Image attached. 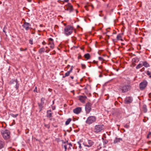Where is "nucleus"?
Instances as JSON below:
<instances>
[{
    "label": "nucleus",
    "instance_id": "29",
    "mask_svg": "<svg viewBox=\"0 0 151 151\" xmlns=\"http://www.w3.org/2000/svg\"><path fill=\"white\" fill-rule=\"evenodd\" d=\"M146 73L147 75L150 76V77H151V73L149 71H147Z\"/></svg>",
    "mask_w": 151,
    "mask_h": 151
},
{
    "label": "nucleus",
    "instance_id": "7",
    "mask_svg": "<svg viewBox=\"0 0 151 151\" xmlns=\"http://www.w3.org/2000/svg\"><path fill=\"white\" fill-rule=\"evenodd\" d=\"M92 104L90 102H88L85 106V110L87 114L89 113L91 109Z\"/></svg>",
    "mask_w": 151,
    "mask_h": 151
},
{
    "label": "nucleus",
    "instance_id": "2",
    "mask_svg": "<svg viewBox=\"0 0 151 151\" xmlns=\"http://www.w3.org/2000/svg\"><path fill=\"white\" fill-rule=\"evenodd\" d=\"M104 129V126L103 124H99L95 125L93 129V131L95 133H98Z\"/></svg>",
    "mask_w": 151,
    "mask_h": 151
},
{
    "label": "nucleus",
    "instance_id": "32",
    "mask_svg": "<svg viewBox=\"0 0 151 151\" xmlns=\"http://www.w3.org/2000/svg\"><path fill=\"white\" fill-rule=\"evenodd\" d=\"M45 100V99L44 98H42L41 99V104H43L44 103V101Z\"/></svg>",
    "mask_w": 151,
    "mask_h": 151
},
{
    "label": "nucleus",
    "instance_id": "52",
    "mask_svg": "<svg viewBox=\"0 0 151 151\" xmlns=\"http://www.w3.org/2000/svg\"><path fill=\"white\" fill-rule=\"evenodd\" d=\"M107 98H108L107 99H109V98H108V97H107Z\"/></svg>",
    "mask_w": 151,
    "mask_h": 151
},
{
    "label": "nucleus",
    "instance_id": "36",
    "mask_svg": "<svg viewBox=\"0 0 151 151\" xmlns=\"http://www.w3.org/2000/svg\"><path fill=\"white\" fill-rule=\"evenodd\" d=\"M42 45H44L46 44V43L44 41L42 42Z\"/></svg>",
    "mask_w": 151,
    "mask_h": 151
},
{
    "label": "nucleus",
    "instance_id": "33",
    "mask_svg": "<svg viewBox=\"0 0 151 151\" xmlns=\"http://www.w3.org/2000/svg\"><path fill=\"white\" fill-rule=\"evenodd\" d=\"M29 43L31 45L33 44V41L32 39H30L29 40Z\"/></svg>",
    "mask_w": 151,
    "mask_h": 151
},
{
    "label": "nucleus",
    "instance_id": "56",
    "mask_svg": "<svg viewBox=\"0 0 151 151\" xmlns=\"http://www.w3.org/2000/svg\"><path fill=\"white\" fill-rule=\"evenodd\" d=\"M150 108H151V107H150Z\"/></svg>",
    "mask_w": 151,
    "mask_h": 151
},
{
    "label": "nucleus",
    "instance_id": "27",
    "mask_svg": "<svg viewBox=\"0 0 151 151\" xmlns=\"http://www.w3.org/2000/svg\"><path fill=\"white\" fill-rule=\"evenodd\" d=\"M98 59H99V60L101 61H103L104 60V58H103L101 57H99L98 58Z\"/></svg>",
    "mask_w": 151,
    "mask_h": 151
},
{
    "label": "nucleus",
    "instance_id": "43",
    "mask_svg": "<svg viewBox=\"0 0 151 151\" xmlns=\"http://www.w3.org/2000/svg\"><path fill=\"white\" fill-rule=\"evenodd\" d=\"M27 50V48H25V49H24V51H25L26 50Z\"/></svg>",
    "mask_w": 151,
    "mask_h": 151
},
{
    "label": "nucleus",
    "instance_id": "25",
    "mask_svg": "<svg viewBox=\"0 0 151 151\" xmlns=\"http://www.w3.org/2000/svg\"><path fill=\"white\" fill-rule=\"evenodd\" d=\"M117 39L118 40H122V37L120 34H119L117 35Z\"/></svg>",
    "mask_w": 151,
    "mask_h": 151
},
{
    "label": "nucleus",
    "instance_id": "19",
    "mask_svg": "<svg viewBox=\"0 0 151 151\" xmlns=\"http://www.w3.org/2000/svg\"><path fill=\"white\" fill-rule=\"evenodd\" d=\"M122 140V139L120 138H116L114 140V143H116L119 142L120 141Z\"/></svg>",
    "mask_w": 151,
    "mask_h": 151
},
{
    "label": "nucleus",
    "instance_id": "13",
    "mask_svg": "<svg viewBox=\"0 0 151 151\" xmlns=\"http://www.w3.org/2000/svg\"><path fill=\"white\" fill-rule=\"evenodd\" d=\"M81 107L77 108L73 110V112L74 113L76 114H79L81 111Z\"/></svg>",
    "mask_w": 151,
    "mask_h": 151
},
{
    "label": "nucleus",
    "instance_id": "34",
    "mask_svg": "<svg viewBox=\"0 0 151 151\" xmlns=\"http://www.w3.org/2000/svg\"><path fill=\"white\" fill-rule=\"evenodd\" d=\"M46 128L49 129L50 128V126L48 124H44Z\"/></svg>",
    "mask_w": 151,
    "mask_h": 151
},
{
    "label": "nucleus",
    "instance_id": "18",
    "mask_svg": "<svg viewBox=\"0 0 151 151\" xmlns=\"http://www.w3.org/2000/svg\"><path fill=\"white\" fill-rule=\"evenodd\" d=\"M45 48L44 47H42L40 48L38 51L39 53L40 54H42L43 52H45Z\"/></svg>",
    "mask_w": 151,
    "mask_h": 151
},
{
    "label": "nucleus",
    "instance_id": "39",
    "mask_svg": "<svg viewBox=\"0 0 151 151\" xmlns=\"http://www.w3.org/2000/svg\"><path fill=\"white\" fill-rule=\"evenodd\" d=\"M108 141H105L104 142V143L105 144H106L107 142H108Z\"/></svg>",
    "mask_w": 151,
    "mask_h": 151
},
{
    "label": "nucleus",
    "instance_id": "47",
    "mask_svg": "<svg viewBox=\"0 0 151 151\" xmlns=\"http://www.w3.org/2000/svg\"><path fill=\"white\" fill-rule=\"evenodd\" d=\"M3 31H4V32H5V31L4 30H3Z\"/></svg>",
    "mask_w": 151,
    "mask_h": 151
},
{
    "label": "nucleus",
    "instance_id": "53",
    "mask_svg": "<svg viewBox=\"0 0 151 151\" xmlns=\"http://www.w3.org/2000/svg\"><path fill=\"white\" fill-rule=\"evenodd\" d=\"M107 98H108L107 99H109V98H108V97H107Z\"/></svg>",
    "mask_w": 151,
    "mask_h": 151
},
{
    "label": "nucleus",
    "instance_id": "50",
    "mask_svg": "<svg viewBox=\"0 0 151 151\" xmlns=\"http://www.w3.org/2000/svg\"><path fill=\"white\" fill-rule=\"evenodd\" d=\"M50 120H51V118L50 119Z\"/></svg>",
    "mask_w": 151,
    "mask_h": 151
},
{
    "label": "nucleus",
    "instance_id": "15",
    "mask_svg": "<svg viewBox=\"0 0 151 151\" xmlns=\"http://www.w3.org/2000/svg\"><path fill=\"white\" fill-rule=\"evenodd\" d=\"M72 70L73 68L72 67H71L70 70L65 73V74L64 76H63V77L64 78L68 76L69 75L70 73L72 72Z\"/></svg>",
    "mask_w": 151,
    "mask_h": 151
},
{
    "label": "nucleus",
    "instance_id": "21",
    "mask_svg": "<svg viewBox=\"0 0 151 151\" xmlns=\"http://www.w3.org/2000/svg\"><path fill=\"white\" fill-rule=\"evenodd\" d=\"M49 43H48V45H50L54 43L53 42V40L51 38H50L48 40Z\"/></svg>",
    "mask_w": 151,
    "mask_h": 151
},
{
    "label": "nucleus",
    "instance_id": "28",
    "mask_svg": "<svg viewBox=\"0 0 151 151\" xmlns=\"http://www.w3.org/2000/svg\"><path fill=\"white\" fill-rule=\"evenodd\" d=\"M124 127L126 128H128L129 127V125L128 124H126L124 125Z\"/></svg>",
    "mask_w": 151,
    "mask_h": 151
},
{
    "label": "nucleus",
    "instance_id": "45",
    "mask_svg": "<svg viewBox=\"0 0 151 151\" xmlns=\"http://www.w3.org/2000/svg\"><path fill=\"white\" fill-rule=\"evenodd\" d=\"M81 50H83V48H81Z\"/></svg>",
    "mask_w": 151,
    "mask_h": 151
},
{
    "label": "nucleus",
    "instance_id": "49",
    "mask_svg": "<svg viewBox=\"0 0 151 151\" xmlns=\"http://www.w3.org/2000/svg\"><path fill=\"white\" fill-rule=\"evenodd\" d=\"M76 12L77 13L78 12V11H76Z\"/></svg>",
    "mask_w": 151,
    "mask_h": 151
},
{
    "label": "nucleus",
    "instance_id": "42",
    "mask_svg": "<svg viewBox=\"0 0 151 151\" xmlns=\"http://www.w3.org/2000/svg\"><path fill=\"white\" fill-rule=\"evenodd\" d=\"M70 78L72 79H73L74 78V77L73 76H71Z\"/></svg>",
    "mask_w": 151,
    "mask_h": 151
},
{
    "label": "nucleus",
    "instance_id": "1",
    "mask_svg": "<svg viewBox=\"0 0 151 151\" xmlns=\"http://www.w3.org/2000/svg\"><path fill=\"white\" fill-rule=\"evenodd\" d=\"M73 30V28L72 26L68 25L64 28V34L67 36H69L72 33Z\"/></svg>",
    "mask_w": 151,
    "mask_h": 151
},
{
    "label": "nucleus",
    "instance_id": "8",
    "mask_svg": "<svg viewBox=\"0 0 151 151\" xmlns=\"http://www.w3.org/2000/svg\"><path fill=\"white\" fill-rule=\"evenodd\" d=\"M147 83L146 81H144L139 84V88L140 90L144 89L147 85Z\"/></svg>",
    "mask_w": 151,
    "mask_h": 151
},
{
    "label": "nucleus",
    "instance_id": "22",
    "mask_svg": "<svg viewBox=\"0 0 151 151\" xmlns=\"http://www.w3.org/2000/svg\"><path fill=\"white\" fill-rule=\"evenodd\" d=\"M84 57L87 60L89 59L90 58V55L89 53H87L84 55Z\"/></svg>",
    "mask_w": 151,
    "mask_h": 151
},
{
    "label": "nucleus",
    "instance_id": "12",
    "mask_svg": "<svg viewBox=\"0 0 151 151\" xmlns=\"http://www.w3.org/2000/svg\"><path fill=\"white\" fill-rule=\"evenodd\" d=\"M132 99L130 97H127L126 98L125 100V103L126 104L130 103L132 101Z\"/></svg>",
    "mask_w": 151,
    "mask_h": 151
},
{
    "label": "nucleus",
    "instance_id": "23",
    "mask_svg": "<svg viewBox=\"0 0 151 151\" xmlns=\"http://www.w3.org/2000/svg\"><path fill=\"white\" fill-rule=\"evenodd\" d=\"M143 66V65L142 64H139L136 67V69H139L141 68Z\"/></svg>",
    "mask_w": 151,
    "mask_h": 151
},
{
    "label": "nucleus",
    "instance_id": "38",
    "mask_svg": "<svg viewBox=\"0 0 151 151\" xmlns=\"http://www.w3.org/2000/svg\"><path fill=\"white\" fill-rule=\"evenodd\" d=\"M49 50H45V52H46L47 53V52H49Z\"/></svg>",
    "mask_w": 151,
    "mask_h": 151
},
{
    "label": "nucleus",
    "instance_id": "40",
    "mask_svg": "<svg viewBox=\"0 0 151 151\" xmlns=\"http://www.w3.org/2000/svg\"><path fill=\"white\" fill-rule=\"evenodd\" d=\"M20 50L21 51H24V50L22 48H21L20 49Z\"/></svg>",
    "mask_w": 151,
    "mask_h": 151
},
{
    "label": "nucleus",
    "instance_id": "9",
    "mask_svg": "<svg viewBox=\"0 0 151 151\" xmlns=\"http://www.w3.org/2000/svg\"><path fill=\"white\" fill-rule=\"evenodd\" d=\"M130 88V85H126L123 86L122 88V92L123 93L126 92Z\"/></svg>",
    "mask_w": 151,
    "mask_h": 151
},
{
    "label": "nucleus",
    "instance_id": "35",
    "mask_svg": "<svg viewBox=\"0 0 151 151\" xmlns=\"http://www.w3.org/2000/svg\"><path fill=\"white\" fill-rule=\"evenodd\" d=\"M78 144L79 145V148L80 149H81L82 148V147L81 146V144L79 142H78Z\"/></svg>",
    "mask_w": 151,
    "mask_h": 151
},
{
    "label": "nucleus",
    "instance_id": "54",
    "mask_svg": "<svg viewBox=\"0 0 151 151\" xmlns=\"http://www.w3.org/2000/svg\"><path fill=\"white\" fill-rule=\"evenodd\" d=\"M103 0V1H105V0Z\"/></svg>",
    "mask_w": 151,
    "mask_h": 151
},
{
    "label": "nucleus",
    "instance_id": "14",
    "mask_svg": "<svg viewBox=\"0 0 151 151\" xmlns=\"http://www.w3.org/2000/svg\"><path fill=\"white\" fill-rule=\"evenodd\" d=\"M87 97L86 96H81L79 97V100L82 103H84Z\"/></svg>",
    "mask_w": 151,
    "mask_h": 151
},
{
    "label": "nucleus",
    "instance_id": "5",
    "mask_svg": "<svg viewBox=\"0 0 151 151\" xmlns=\"http://www.w3.org/2000/svg\"><path fill=\"white\" fill-rule=\"evenodd\" d=\"M65 10L68 11L69 12H72L73 10L72 5L70 3H68L64 6Z\"/></svg>",
    "mask_w": 151,
    "mask_h": 151
},
{
    "label": "nucleus",
    "instance_id": "6",
    "mask_svg": "<svg viewBox=\"0 0 151 151\" xmlns=\"http://www.w3.org/2000/svg\"><path fill=\"white\" fill-rule=\"evenodd\" d=\"M84 145L88 147H90L94 144V142L91 140H88L83 143Z\"/></svg>",
    "mask_w": 151,
    "mask_h": 151
},
{
    "label": "nucleus",
    "instance_id": "17",
    "mask_svg": "<svg viewBox=\"0 0 151 151\" xmlns=\"http://www.w3.org/2000/svg\"><path fill=\"white\" fill-rule=\"evenodd\" d=\"M142 63L143 66H144L145 67L147 68L150 67L149 64L146 61L142 62Z\"/></svg>",
    "mask_w": 151,
    "mask_h": 151
},
{
    "label": "nucleus",
    "instance_id": "46",
    "mask_svg": "<svg viewBox=\"0 0 151 151\" xmlns=\"http://www.w3.org/2000/svg\"><path fill=\"white\" fill-rule=\"evenodd\" d=\"M36 89H37V87H35V89L34 90V91H35V90H36Z\"/></svg>",
    "mask_w": 151,
    "mask_h": 151
},
{
    "label": "nucleus",
    "instance_id": "41",
    "mask_svg": "<svg viewBox=\"0 0 151 151\" xmlns=\"http://www.w3.org/2000/svg\"><path fill=\"white\" fill-rule=\"evenodd\" d=\"M65 2H68V1L69 0H64Z\"/></svg>",
    "mask_w": 151,
    "mask_h": 151
},
{
    "label": "nucleus",
    "instance_id": "51",
    "mask_svg": "<svg viewBox=\"0 0 151 151\" xmlns=\"http://www.w3.org/2000/svg\"><path fill=\"white\" fill-rule=\"evenodd\" d=\"M144 69V68H143L142 69Z\"/></svg>",
    "mask_w": 151,
    "mask_h": 151
},
{
    "label": "nucleus",
    "instance_id": "26",
    "mask_svg": "<svg viewBox=\"0 0 151 151\" xmlns=\"http://www.w3.org/2000/svg\"><path fill=\"white\" fill-rule=\"evenodd\" d=\"M11 116L13 117H16L18 115V114H11Z\"/></svg>",
    "mask_w": 151,
    "mask_h": 151
},
{
    "label": "nucleus",
    "instance_id": "10",
    "mask_svg": "<svg viewBox=\"0 0 151 151\" xmlns=\"http://www.w3.org/2000/svg\"><path fill=\"white\" fill-rule=\"evenodd\" d=\"M31 25L29 23L25 22L22 26L27 31L30 29Z\"/></svg>",
    "mask_w": 151,
    "mask_h": 151
},
{
    "label": "nucleus",
    "instance_id": "55",
    "mask_svg": "<svg viewBox=\"0 0 151 151\" xmlns=\"http://www.w3.org/2000/svg\"><path fill=\"white\" fill-rule=\"evenodd\" d=\"M42 151H43V150H42Z\"/></svg>",
    "mask_w": 151,
    "mask_h": 151
},
{
    "label": "nucleus",
    "instance_id": "11",
    "mask_svg": "<svg viewBox=\"0 0 151 151\" xmlns=\"http://www.w3.org/2000/svg\"><path fill=\"white\" fill-rule=\"evenodd\" d=\"M6 144L3 140H0V149H1L5 147Z\"/></svg>",
    "mask_w": 151,
    "mask_h": 151
},
{
    "label": "nucleus",
    "instance_id": "16",
    "mask_svg": "<svg viewBox=\"0 0 151 151\" xmlns=\"http://www.w3.org/2000/svg\"><path fill=\"white\" fill-rule=\"evenodd\" d=\"M52 114L51 113V111L50 110L47 111V117L51 118L52 117Z\"/></svg>",
    "mask_w": 151,
    "mask_h": 151
},
{
    "label": "nucleus",
    "instance_id": "48",
    "mask_svg": "<svg viewBox=\"0 0 151 151\" xmlns=\"http://www.w3.org/2000/svg\"><path fill=\"white\" fill-rule=\"evenodd\" d=\"M45 48H47V47H45Z\"/></svg>",
    "mask_w": 151,
    "mask_h": 151
},
{
    "label": "nucleus",
    "instance_id": "20",
    "mask_svg": "<svg viewBox=\"0 0 151 151\" xmlns=\"http://www.w3.org/2000/svg\"><path fill=\"white\" fill-rule=\"evenodd\" d=\"M14 82H15L16 83V85H15V88L17 90L19 87V84L18 83V82L17 80H13V82H12V83H13Z\"/></svg>",
    "mask_w": 151,
    "mask_h": 151
},
{
    "label": "nucleus",
    "instance_id": "31",
    "mask_svg": "<svg viewBox=\"0 0 151 151\" xmlns=\"http://www.w3.org/2000/svg\"><path fill=\"white\" fill-rule=\"evenodd\" d=\"M64 144H65V143H64ZM62 146L64 147L65 151H66L67 150V145H66L65 144H63Z\"/></svg>",
    "mask_w": 151,
    "mask_h": 151
},
{
    "label": "nucleus",
    "instance_id": "37",
    "mask_svg": "<svg viewBox=\"0 0 151 151\" xmlns=\"http://www.w3.org/2000/svg\"><path fill=\"white\" fill-rule=\"evenodd\" d=\"M149 136H151V132H150L148 135V137Z\"/></svg>",
    "mask_w": 151,
    "mask_h": 151
},
{
    "label": "nucleus",
    "instance_id": "3",
    "mask_svg": "<svg viewBox=\"0 0 151 151\" xmlns=\"http://www.w3.org/2000/svg\"><path fill=\"white\" fill-rule=\"evenodd\" d=\"M96 117L95 116H90L87 118L86 121V123L88 124H90L96 121Z\"/></svg>",
    "mask_w": 151,
    "mask_h": 151
},
{
    "label": "nucleus",
    "instance_id": "4",
    "mask_svg": "<svg viewBox=\"0 0 151 151\" xmlns=\"http://www.w3.org/2000/svg\"><path fill=\"white\" fill-rule=\"evenodd\" d=\"M1 134L4 139H8L10 137V133L9 131L6 130L1 132Z\"/></svg>",
    "mask_w": 151,
    "mask_h": 151
},
{
    "label": "nucleus",
    "instance_id": "24",
    "mask_svg": "<svg viewBox=\"0 0 151 151\" xmlns=\"http://www.w3.org/2000/svg\"><path fill=\"white\" fill-rule=\"evenodd\" d=\"M71 119L70 118L68 119L65 122V124L66 125L68 124L71 122Z\"/></svg>",
    "mask_w": 151,
    "mask_h": 151
},
{
    "label": "nucleus",
    "instance_id": "30",
    "mask_svg": "<svg viewBox=\"0 0 151 151\" xmlns=\"http://www.w3.org/2000/svg\"><path fill=\"white\" fill-rule=\"evenodd\" d=\"M50 47L52 49H53L54 47V43L50 45Z\"/></svg>",
    "mask_w": 151,
    "mask_h": 151
},
{
    "label": "nucleus",
    "instance_id": "44",
    "mask_svg": "<svg viewBox=\"0 0 151 151\" xmlns=\"http://www.w3.org/2000/svg\"><path fill=\"white\" fill-rule=\"evenodd\" d=\"M94 63H97V62L96 61H94Z\"/></svg>",
    "mask_w": 151,
    "mask_h": 151
}]
</instances>
